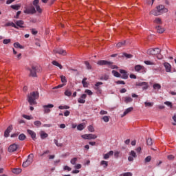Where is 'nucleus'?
I'll return each instance as SVG.
<instances>
[{
    "mask_svg": "<svg viewBox=\"0 0 176 176\" xmlns=\"http://www.w3.org/2000/svg\"><path fill=\"white\" fill-rule=\"evenodd\" d=\"M168 12V9L164 8V6H158L154 10L151 11V14H153V16H160V14H163V13H167Z\"/></svg>",
    "mask_w": 176,
    "mask_h": 176,
    "instance_id": "1",
    "label": "nucleus"
},
{
    "mask_svg": "<svg viewBox=\"0 0 176 176\" xmlns=\"http://www.w3.org/2000/svg\"><path fill=\"white\" fill-rule=\"evenodd\" d=\"M39 98V93L38 91H33L28 96V101L30 105L36 104V101Z\"/></svg>",
    "mask_w": 176,
    "mask_h": 176,
    "instance_id": "2",
    "label": "nucleus"
},
{
    "mask_svg": "<svg viewBox=\"0 0 176 176\" xmlns=\"http://www.w3.org/2000/svg\"><path fill=\"white\" fill-rule=\"evenodd\" d=\"M34 162V154L31 153L28 156V159L25 162H24L22 164V166L24 168L28 167L31 166Z\"/></svg>",
    "mask_w": 176,
    "mask_h": 176,
    "instance_id": "3",
    "label": "nucleus"
},
{
    "mask_svg": "<svg viewBox=\"0 0 176 176\" xmlns=\"http://www.w3.org/2000/svg\"><path fill=\"white\" fill-rule=\"evenodd\" d=\"M160 49L159 48H151L147 50V54L150 56H157V54H160Z\"/></svg>",
    "mask_w": 176,
    "mask_h": 176,
    "instance_id": "4",
    "label": "nucleus"
},
{
    "mask_svg": "<svg viewBox=\"0 0 176 176\" xmlns=\"http://www.w3.org/2000/svg\"><path fill=\"white\" fill-rule=\"evenodd\" d=\"M28 71H30V76H32L33 78H36V71L38 69V67L35 65H32L31 68H28Z\"/></svg>",
    "mask_w": 176,
    "mask_h": 176,
    "instance_id": "5",
    "label": "nucleus"
},
{
    "mask_svg": "<svg viewBox=\"0 0 176 176\" xmlns=\"http://www.w3.org/2000/svg\"><path fill=\"white\" fill-rule=\"evenodd\" d=\"M102 85H103L102 82H97L94 87V90H96L98 94H101L102 91V89H101V87H100Z\"/></svg>",
    "mask_w": 176,
    "mask_h": 176,
    "instance_id": "6",
    "label": "nucleus"
},
{
    "mask_svg": "<svg viewBox=\"0 0 176 176\" xmlns=\"http://www.w3.org/2000/svg\"><path fill=\"white\" fill-rule=\"evenodd\" d=\"M81 137L83 140H96L97 138V135L93 133L84 134Z\"/></svg>",
    "mask_w": 176,
    "mask_h": 176,
    "instance_id": "7",
    "label": "nucleus"
},
{
    "mask_svg": "<svg viewBox=\"0 0 176 176\" xmlns=\"http://www.w3.org/2000/svg\"><path fill=\"white\" fill-rule=\"evenodd\" d=\"M98 65H108V67H111L113 63L105 60H98L97 62Z\"/></svg>",
    "mask_w": 176,
    "mask_h": 176,
    "instance_id": "8",
    "label": "nucleus"
},
{
    "mask_svg": "<svg viewBox=\"0 0 176 176\" xmlns=\"http://www.w3.org/2000/svg\"><path fill=\"white\" fill-rule=\"evenodd\" d=\"M136 86L142 87L143 90H146L149 87V84L146 82H136Z\"/></svg>",
    "mask_w": 176,
    "mask_h": 176,
    "instance_id": "9",
    "label": "nucleus"
},
{
    "mask_svg": "<svg viewBox=\"0 0 176 176\" xmlns=\"http://www.w3.org/2000/svg\"><path fill=\"white\" fill-rule=\"evenodd\" d=\"M24 13L26 14H35V13H36V10L35 9V7L32 6L30 8L25 10Z\"/></svg>",
    "mask_w": 176,
    "mask_h": 176,
    "instance_id": "10",
    "label": "nucleus"
},
{
    "mask_svg": "<svg viewBox=\"0 0 176 176\" xmlns=\"http://www.w3.org/2000/svg\"><path fill=\"white\" fill-rule=\"evenodd\" d=\"M44 109V113H50V108H54V105L52 104H48L47 105L43 106Z\"/></svg>",
    "mask_w": 176,
    "mask_h": 176,
    "instance_id": "11",
    "label": "nucleus"
},
{
    "mask_svg": "<svg viewBox=\"0 0 176 176\" xmlns=\"http://www.w3.org/2000/svg\"><path fill=\"white\" fill-rule=\"evenodd\" d=\"M19 149V145L16 144H12L8 147V152L12 153V152H16Z\"/></svg>",
    "mask_w": 176,
    "mask_h": 176,
    "instance_id": "12",
    "label": "nucleus"
},
{
    "mask_svg": "<svg viewBox=\"0 0 176 176\" xmlns=\"http://www.w3.org/2000/svg\"><path fill=\"white\" fill-rule=\"evenodd\" d=\"M120 74H122L120 76L122 79H129V75L127 74V71L124 69H120Z\"/></svg>",
    "mask_w": 176,
    "mask_h": 176,
    "instance_id": "13",
    "label": "nucleus"
},
{
    "mask_svg": "<svg viewBox=\"0 0 176 176\" xmlns=\"http://www.w3.org/2000/svg\"><path fill=\"white\" fill-rule=\"evenodd\" d=\"M54 53H57L58 54H61L62 56H65L67 54V52L63 49H55L54 50Z\"/></svg>",
    "mask_w": 176,
    "mask_h": 176,
    "instance_id": "14",
    "label": "nucleus"
},
{
    "mask_svg": "<svg viewBox=\"0 0 176 176\" xmlns=\"http://www.w3.org/2000/svg\"><path fill=\"white\" fill-rule=\"evenodd\" d=\"M87 97V95L86 94H83L80 98L78 99V102L79 104H85L86 102V98Z\"/></svg>",
    "mask_w": 176,
    "mask_h": 176,
    "instance_id": "15",
    "label": "nucleus"
},
{
    "mask_svg": "<svg viewBox=\"0 0 176 176\" xmlns=\"http://www.w3.org/2000/svg\"><path fill=\"white\" fill-rule=\"evenodd\" d=\"M27 133L29 134L30 136H31L32 140H36V133H35V132H34L32 130L28 129L27 130Z\"/></svg>",
    "mask_w": 176,
    "mask_h": 176,
    "instance_id": "16",
    "label": "nucleus"
},
{
    "mask_svg": "<svg viewBox=\"0 0 176 176\" xmlns=\"http://www.w3.org/2000/svg\"><path fill=\"white\" fill-rule=\"evenodd\" d=\"M164 67H165L166 72H171V65H170V63H164Z\"/></svg>",
    "mask_w": 176,
    "mask_h": 176,
    "instance_id": "17",
    "label": "nucleus"
},
{
    "mask_svg": "<svg viewBox=\"0 0 176 176\" xmlns=\"http://www.w3.org/2000/svg\"><path fill=\"white\" fill-rule=\"evenodd\" d=\"M16 27H19L20 28H24V21L23 20H19L16 21L15 22Z\"/></svg>",
    "mask_w": 176,
    "mask_h": 176,
    "instance_id": "18",
    "label": "nucleus"
},
{
    "mask_svg": "<svg viewBox=\"0 0 176 176\" xmlns=\"http://www.w3.org/2000/svg\"><path fill=\"white\" fill-rule=\"evenodd\" d=\"M110 156H113V151H110L109 153L104 154L103 158L104 160H107V159H109Z\"/></svg>",
    "mask_w": 176,
    "mask_h": 176,
    "instance_id": "19",
    "label": "nucleus"
},
{
    "mask_svg": "<svg viewBox=\"0 0 176 176\" xmlns=\"http://www.w3.org/2000/svg\"><path fill=\"white\" fill-rule=\"evenodd\" d=\"M134 108L133 107H129L128 109H126L123 115L122 116V118H123V116H126V115H128V113H130V112H132V111H133Z\"/></svg>",
    "mask_w": 176,
    "mask_h": 176,
    "instance_id": "20",
    "label": "nucleus"
},
{
    "mask_svg": "<svg viewBox=\"0 0 176 176\" xmlns=\"http://www.w3.org/2000/svg\"><path fill=\"white\" fill-rule=\"evenodd\" d=\"M40 136L41 140H45V138H47V137H49V135L46 133L45 131H41L40 132Z\"/></svg>",
    "mask_w": 176,
    "mask_h": 176,
    "instance_id": "21",
    "label": "nucleus"
},
{
    "mask_svg": "<svg viewBox=\"0 0 176 176\" xmlns=\"http://www.w3.org/2000/svg\"><path fill=\"white\" fill-rule=\"evenodd\" d=\"M6 27H13L14 28H16L19 29V27H17V25H16V24H14V23L13 22H8L7 23H6L5 25Z\"/></svg>",
    "mask_w": 176,
    "mask_h": 176,
    "instance_id": "22",
    "label": "nucleus"
},
{
    "mask_svg": "<svg viewBox=\"0 0 176 176\" xmlns=\"http://www.w3.org/2000/svg\"><path fill=\"white\" fill-rule=\"evenodd\" d=\"M156 30L158 34H163V32H164V28H162L160 25L157 26Z\"/></svg>",
    "mask_w": 176,
    "mask_h": 176,
    "instance_id": "23",
    "label": "nucleus"
},
{
    "mask_svg": "<svg viewBox=\"0 0 176 176\" xmlns=\"http://www.w3.org/2000/svg\"><path fill=\"white\" fill-rule=\"evenodd\" d=\"M52 64H53V65H55L56 67H58V68H60V69H63V65H61V64L58 63V62L54 60V61H52Z\"/></svg>",
    "mask_w": 176,
    "mask_h": 176,
    "instance_id": "24",
    "label": "nucleus"
},
{
    "mask_svg": "<svg viewBox=\"0 0 176 176\" xmlns=\"http://www.w3.org/2000/svg\"><path fill=\"white\" fill-rule=\"evenodd\" d=\"M133 102V98L131 97L126 96L124 98V102L129 104V102Z\"/></svg>",
    "mask_w": 176,
    "mask_h": 176,
    "instance_id": "25",
    "label": "nucleus"
},
{
    "mask_svg": "<svg viewBox=\"0 0 176 176\" xmlns=\"http://www.w3.org/2000/svg\"><path fill=\"white\" fill-rule=\"evenodd\" d=\"M111 73L116 78H120L121 76L120 73L118 72L116 70H112Z\"/></svg>",
    "mask_w": 176,
    "mask_h": 176,
    "instance_id": "26",
    "label": "nucleus"
},
{
    "mask_svg": "<svg viewBox=\"0 0 176 176\" xmlns=\"http://www.w3.org/2000/svg\"><path fill=\"white\" fill-rule=\"evenodd\" d=\"M142 68H144V67L141 66V65H137L135 66V71H136V72H140Z\"/></svg>",
    "mask_w": 176,
    "mask_h": 176,
    "instance_id": "27",
    "label": "nucleus"
},
{
    "mask_svg": "<svg viewBox=\"0 0 176 176\" xmlns=\"http://www.w3.org/2000/svg\"><path fill=\"white\" fill-rule=\"evenodd\" d=\"M86 80H87V78H84L82 80L83 87H87L89 86V84L87 83V82H86Z\"/></svg>",
    "mask_w": 176,
    "mask_h": 176,
    "instance_id": "28",
    "label": "nucleus"
},
{
    "mask_svg": "<svg viewBox=\"0 0 176 176\" xmlns=\"http://www.w3.org/2000/svg\"><path fill=\"white\" fill-rule=\"evenodd\" d=\"M122 57H126V58H133V55L127 53H123Z\"/></svg>",
    "mask_w": 176,
    "mask_h": 176,
    "instance_id": "29",
    "label": "nucleus"
},
{
    "mask_svg": "<svg viewBox=\"0 0 176 176\" xmlns=\"http://www.w3.org/2000/svg\"><path fill=\"white\" fill-rule=\"evenodd\" d=\"M85 129V124H80L77 126V130L79 131H82V130Z\"/></svg>",
    "mask_w": 176,
    "mask_h": 176,
    "instance_id": "30",
    "label": "nucleus"
},
{
    "mask_svg": "<svg viewBox=\"0 0 176 176\" xmlns=\"http://www.w3.org/2000/svg\"><path fill=\"white\" fill-rule=\"evenodd\" d=\"M153 89L155 90H160V89H162V85H160V84H154L153 85Z\"/></svg>",
    "mask_w": 176,
    "mask_h": 176,
    "instance_id": "31",
    "label": "nucleus"
},
{
    "mask_svg": "<svg viewBox=\"0 0 176 176\" xmlns=\"http://www.w3.org/2000/svg\"><path fill=\"white\" fill-rule=\"evenodd\" d=\"M101 119L105 123H108V122H109V116H104L102 117Z\"/></svg>",
    "mask_w": 176,
    "mask_h": 176,
    "instance_id": "32",
    "label": "nucleus"
},
{
    "mask_svg": "<svg viewBox=\"0 0 176 176\" xmlns=\"http://www.w3.org/2000/svg\"><path fill=\"white\" fill-rule=\"evenodd\" d=\"M14 47L16 49H24V47H23V45H20L19 43H14Z\"/></svg>",
    "mask_w": 176,
    "mask_h": 176,
    "instance_id": "33",
    "label": "nucleus"
},
{
    "mask_svg": "<svg viewBox=\"0 0 176 176\" xmlns=\"http://www.w3.org/2000/svg\"><path fill=\"white\" fill-rule=\"evenodd\" d=\"M22 170L21 168H14L12 170V173L14 174H20V173H21Z\"/></svg>",
    "mask_w": 176,
    "mask_h": 176,
    "instance_id": "34",
    "label": "nucleus"
},
{
    "mask_svg": "<svg viewBox=\"0 0 176 176\" xmlns=\"http://www.w3.org/2000/svg\"><path fill=\"white\" fill-rule=\"evenodd\" d=\"M100 165L103 166L104 168H107L108 167V162L102 160L100 162Z\"/></svg>",
    "mask_w": 176,
    "mask_h": 176,
    "instance_id": "35",
    "label": "nucleus"
},
{
    "mask_svg": "<svg viewBox=\"0 0 176 176\" xmlns=\"http://www.w3.org/2000/svg\"><path fill=\"white\" fill-rule=\"evenodd\" d=\"M21 6L20 5H12L11 6V8L14 9V10H19V9H20Z\"/></svg>",
    "mask_w": 176,
    "mask_h": 176,
    "instance_id": "36",
    "label": "nucleus"
},
{
    "mask_svg": "<svg viewBox=\"0 0 176 176\" xmlns=\"http://www.w3.org/2000/svg\"><path fill=\"white\" fill-rule=\"evenodd\" d=\"M61 82L63 85H67V78L64 76H60Z\"/></svg>",
    "mask_w": 176,
    "mask_h": 176,
    "instance_id": "37",
    "label": "nucleus"
},
{
    "mask_svg": "<svg viewBox=\"0 0 176 176\" xmlns=\"http://www.w3.org/2000/svg\"><path fill=\"white\" fill-rule=\"evenodd\" d=\"M54 142L55 145H56V146H58L59 148H62L63 143H58V140H57L56 139L54 140Z\"/></svg>",
    "mask_w": 176,
    "mask_h": 176,
    "instance_id": "38",
    "label": "nucleus"
},
{
    "mask_svg": "<svg viewBox=\"0 0 176 176\" xmlns=\"http://www.w3.org/2000/svg\"><path fill=\"white\" fill-rule=\"evenodd\" d=\"M25 138H26V136H25V135H24V133H21V134L19 135V140L20 141H24V140H25Z\"/></svg>",
    "mask_w": 176,
    "mask_h": 176,
    "instance_id": "39",
    "label": "nucleus"
},
{
    "mask_svg": "<svg viewBox=\"0 0 176 176\" xmlns=\"http://www.w3.org/2000/svg\"><path fill=\"white\" fill-rule=\"evenodd\" d=\"M108 79H109V76L107 74L102 76L100 78V80H108Z\"/></svg>",
    "mask_w": 176,
    "mask_h": 176,
    "instance_id": "40",
    "label": "nucleus"
},
{
    "mask_svg": "<svg viewBox=\"0 0 176 176\" xmlns=\"http://www.w3.org/2000/svg\"><path fill=\"white\" fill-rule=\"evenodd\" d=\"M126 45V41H122L117 44V47H123Z\"/></svg>",
    "mask_w": 176,
    "mask_h": 176,
    "instance_id": "41",
    "label": "nucleus"
},
{
    "mask_svg": "<svg viewBox=\"0 0 176 176\" xmlns=\"http://www.w3.org/2000/svg\"><path fill=\"white\" fill-rule=\"evenodd\" d=\"M65 96H67V97H71V96H72V92H71V91H69V89H67L65 91Z\"/></svg>",
    "mask_w": 176,
    "mask_h": 176,
    "instance_id": "42",
    "label": "nucleus"
},
{
    "mask_svg": "<svg viewBox=\"0 0 176 176\" xmlns=\"http://www.w3.org/2000/svg\"><path fill=\"white\" fill-rule=\"evenodd\" d=\"M23 118H24V119H27V120H31L34 119V117H32V116H27V115H23Z\"/></svg>",
    "mask_w": 176,
    "mask_h": 176,
    "instance_id": "43",
    "label": "nucleus"
},
{
    "mask_svg": "<svg viewBox=\"0 0 176 176\" xmlns=\"http://www.w3.org/2000/svg\"><path fill=\"white\" fill-rule=\"evenodd\" d=\"M76 162H78V158L77 157H74V158H73L70 160L71 164H73V165L76 164Z\"/></svg>",
    "mask_w": 176,
    "mask_h": 176,
    "instance_id": "44",
    "label": "nucleus"
},
{
    "mask_svg": "<svg viewBox=\"0 0 176 176\" xmlns=\"http://www.w3.org/2000/svg\"><path fill=\"white\" fill-rule=\"evenodd\" d=\"M147 145H149L150 146L153 144V142L152 141V138H148L146 140Z\"/></svg>",
    "mask_w": 176,
    "mask_h": 176,
    "instance_id": "45",
    "label": "nucleus"
},
{
    "mask_svg": "<svg viewBox=\"0 0 176 176\" xmlns=\"http://www.w3.org/2000/svg\"><path fill=\"white\" fill-rule=\"evenodd\" d=\"M151 160H152V157L151 155H148L145 158L144 162L145 163H149Z\"/></svg>",
    "mask_w": 176,
    "mask_h": 176,
    "instance_id": "46",
    "label": "nucleus"
},
{
    "mask_svg": "<svg viewBox=\"0 0 176 176\" xmlns=\"http://www.w3.org/2000/svg\"><path fill=\"white\" fill-rule=\"evenodd\" d=\"M154 23L155 24H162V19H160V18H156L155 20H154Z\"/></svg>",
    "mask_w": 176,
    "mask_h": 176,
    "instance_id": "47",
    "label": "nucleus"
},
{
    "mask_svg": "<svg viewBox=\"0 0 176 176\" xmlns=\"http://www.w3.org/2000/svg\"><path fill=\"white\" fill-rule=\"evenodd\" d=\"M87 129L90 133H94V127H93V125L88 126Z\"/></svg>",
    "mask_w": 176,
    "mask_h": 176,
    "instance_id": "48",
    "label": "nucleus"
},
{
    "mask_svg": "<svg viewBox=\"0 0 176 176\" xmlns=\"http://www.w3.org/2000/svg\"><path fill=\"white\" fill-rule=\"evenodd\" d=\"M35 8H36V12H38V13H42V8H41L40 6H36Z\"/></svg>",
    "mask_w": 176,
    "mask_h": 176,
    "instance_id": "49",
    "label": "nucleus"
},
{
    "mask_svg": "<svg viewBox=\"0 0 176 176\" xmlns=\"http://www.w3.org/2000/svg\"><path fill=\"white\" fill-rule=\"evenodd\" d=\"M34 124L36 126V127H40V126H42V122H41V121H35Z\"/></svg>",
    "mask_w": 176,
    "mask_h": 176,
    "instance_id": "50",
    "label": "nucleus"
},
{
    "mask_svg": "<svg viewBox=\"0 0 176 176\" xmlns=\"http://www.w3.org/2000/svg\"><path fill=\"white\" fill-rule=\"evenodd\" d=\"M144 64H146V65H155V63L149 60H145Z\"/></svg>",
    "mask_w": 176,
    "mask_h": 176,
    "instance_id": "51",
    "label": "nucleus"
},
{
    "mask_svg": "<svg viewBox=\"0 0 176 176\" xmlns=\"http://www.w3.org/2000/svg\"><path fill=\"white\" fill-rule=\"evenodd\" d=\"M129 155L130 156L133 157H137V154L135 153V151H131L129 153Z\"/></svg>",
    "mask_w": 176,
    "mask_h": 176,
    "instance_id": "52",
    "label": "nucleus"
},
{
    "mask_svg": "<svg viewBox=\"0 0 176 176\" xmlns=\"http://www.w3.org/2000/svg\"><path fill=\"white\" fill-rule=\"evenodd\" d=\"M153 102H145L144 105L145 107H151L153 105Z\"/></svg>",
    "mask_w": 176,
    "mask_h": 176,
    "instance_id": "53",
    "label": "nucleus"
},
{
    "mask_svg": "<svg viewBox=\"0 0 176 176\" xmlns=\"http://www.w3.org/2000/svg\"><path fill=\"white\" fill-rule=\"evenodd\" d=\"M58 109H69V106H59Z\"/></svg>",
    "mask_w": 176,
    "mask_h": 176,
    "instance_id": "54",
    "label": "nucleus"
},
{
    "mask_svg": "<svg viewBox=\"0 0 176 176\" xmlns=\"http://www.w3.org/2000/svg\"><path fill=\"white\" fill-rule=\"evenodd\" d=\"M165 105H167V107H170V108H173V103L171 102H164Z\"/></svg>",
    "mask_w": 176,
    "mask_h": 176,
    "instance_id": "55",
    "label": "nucleus"
},
{
    "mask_svg": "<svg viewBox=\"0 0 176 176\" xmlns=\"http://www.w3.org/2000/svg\"><path fill=\"white\" fill-rule=\"evenodd\" d=\"M85 93H87L88 96H93V92L90 89H86Z\"/></svg>",
    "mask_w": 176,
    "mask_h": 176,
    "instance_id": "56",
    "label": "nucleus"
},
{
    "mask_svg": "<svg viewBox=\"0 0 176 176\" xmlns=\"http://www.w3.org/2000/svg\"><path fill=\"white\" fill-rule=\"evenodd\" d=\"M13 130V126L10 125L7 129L6 130V131H8V133H10Z\"/></svg>",
    "mask_w": 176,
    "mask_h": 176,
    "instance_id": "57",
    "label": "nucleus"
},
{
    "mask_svg": "<svg viewBox=\"0 0 176 176\" xmlns=\"http://www.w3.org/2000/svg\"><path fill=\"white\" fill-rule=\"evenodd\" d=\"M85 64L88 69H91V66L90 65V63H89L87 61H85Z\"/></svg>",
    "mask_w": 176,
    "mask_h": 176,
    "instance_id": "58",
    "label": "nucleus"
},
{
    "mask_svg": "<svg viewBox=\"0 0 176 176\" xmlns=\"http://www.w3.org/2000/svg\"><path fill=\"white\" fill-rule=\"evenodd\" d=\"M33 5L34 7L39 6V0H34Z\"/></svg>",
    "mask_w": 176,
    "mask_h": 176,
    "instance_id": "59",
    "label": "nucleus"
},
{
    "mask_svg": "<svg viewBox=\"0 0 176 176\" xmlns=\"http://www.w3.org/2000/svg\"><path fill=\"white\" fill-rule=\"evenodd\" d=\"M10 39H4L3 41V43L4 44V45H8V43H10Z\"/></svg>",
    "mask_w": 176,
    "mask_h": 176,
    "instance_id": "60",
    "label": "nucleus"
},
{
    "mask_svg": "<svg viewBox=\"0 0 176 176\" xmlns=\"http://www.w3.org/2000/svg\"><path fill=\"white\" fill-rule=\"evenodd\" d=\"M116 85H126V82L123 80H118L116 82Z\"/></svg>",
    "mask_w": 176,
    "mask_h": 176,
    "instance_id": "61",
    "label": "nucleus"
},
{
    "mask_svg": "<svg viewBox=\"0 0 176 176\" xmlns=\"http://www.w3.org/2000/svg\"><path fill=\"white\" fill-rule=\"evenodd\" d=\"M100 115H108V111H104V110H101L100 111Z\"/></svg>",
    "mask_w": 176,
    "mask_h": 176,
    "instance_id": "62",
    "label": "nucleus"
},
{
    "mask_svg": "<svg viewBox=\"0 0 176 176\" xmlns=\"http://www.w3.org/2000/svg\"><path fill=\"white\" fill-rule=\"evenodd\" d=\"M31 32L32 35H36V34H38V31H36L35 29H31Z\"/></svg>",
    "mask_w": 176,
    "mask_h": 176,
    "instance_id": "63",
    "label": "nucleus"
},
{
    "mask_svg": "<svg viewBox=\"0 0 176 176\" xmlns=\"http://www.w3.org/2000/svg\"><path fill=\"white\" fill-rule=\"evenodd\" d=\"M122 176H133V174L130 172L124 173Z\"/></svg>",
    "mask_w": 176,
    "mask_h": 176,
    "instance_id": "64",
    "label": "nucleus"
}]
</instances>
